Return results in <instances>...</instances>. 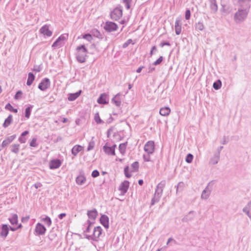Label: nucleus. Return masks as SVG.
Listing matches in <instances>:
<instances>
[{"label":"nucleus","instance_id":"obj_11","mask_svg":"<svg viewBox=\"0 0 251 251\" xmlns=\"http://www.w3.org/2000/svg\"><path fill=\"white\" fill-rule=\"evenodd\" d=\"M9 233V227L7 225L3 224L1 226V231L0 233V236L5 239Z\"/></svg>","mask_w":251,"mask_h":251},{"label":"nucleus","instance_id":"obj_4","mask_svg":"<svg viewBox=\"0 0 251 251\" xmlns=\"http://www.w3.org/2000/svg\"><path fill=\"white\" fill-rule=\"evenodd\" d=\"M122 15L123 10L121 7L115 8L110 14L111 19L115 21L119 20Z\"/></svg>","mask_w":251,"mask_h":251},{"label":"nucleus","instance_id":"obj_37","mask_svg":"<svg viewBox=\"0 0 251 251\" xmlns=\"http://www.w3.org/2000/svg\"><path fill=\"white\" fill-rule=\"evenodd\" d=\"M33 107L32 105H30L27 107L25 110V117L28 119L30 115L31 110L32 108Z\"/></svg>","mask_w":251,"mask_h":251},{"label":"nucleus","instance_id":"obj_61","mask_svg":"<svg viewBox=\"0 0 251 251\" xmlns=\"http://www.w3.org/2000/svg\"><path fill=\"white\" fill-rule=\"evenodd\" d=\"M19 141L21 143H25L26 142V139L25 138L20 137L19 138Z\"/></svg>","mask_w":251,"mask_h":251},{"label":"nucleus","instance_id":"obj_35","mask_svg":"<svg viewBox=\"0 0 251 251\" xmlns=\"http://www.w3.org/2000/svg\"><path fill=\"white\" fill-rule=\"evenodd\" d=\"M132 171L131 172H137L139 168V163L138 162L135 161L133 162L131 166Z\"/></svg>","mask_w":251,"mask_h":251},{"label":"nucleus","instance_id":"obj_28","mask_svg":"<svg viewBox=\"0 0 251 251\" xmlns=\"http://www.w3.org/2000/svg\"><path fill=\"white\" fill-rule=\"evenodd\" d=\"M86 181V178L83 175L78 176L76 178V183L78 185H82Z\"/></svg>","mask_w":251,"mask_h":251},{"label":"nucleus","instance_id":"obj_16","mask_svg":"<svg viewBox=\"0 0 251 251\" xmlns=\"http://www.w3.org/2000/svg\"><path fill=\"white\" fill-rule=\"evenodd\" d=\"M16 138V135H13L8 137L6 139L3 141L1 147L4 148L10 144Z\"/></svg>","mask_w":251,"mask_h":251},{"label":"nucleus","instance_id":"obj_22","mask_svg":"<svg viewBox=\"0 0 251 251\" xmlns=\"http://www.w3.org/2000/svg\"><path fill=\"white\" fill-rule=\"evenodd\" d=\"M210 5V7L212 12L216 13L218 10V5L216 3V0H209Z\"/></svg>","mask_w":251,"mask_h":251},{"label":"nucleus","instance_id":"obj_46","mask_svg":"<svg viewBox=\"0 0 251 251\" xmlns=\"http://www.w3.org/2000/svg\"><path fill=\"white\" fill-rule=\"evenodd\" d=\"M128 170H129L128 166H126V167L125 168V169H124L125 175L126 176L127 178H129L131 176V174H130L129 173H128Z\"/></svg>","mask_w":251,"mask_h":251},{"label":"nucleus","instance_id":"obj_17","mask_svg":"<svg viewBox=\"0 0 251 251\" xmlns=\"http://www.w3.org/2000/svg\"><path fill=\"white\" fill-rule=\"evenodd\" d=\"M100 223L105 227L106 228H108L109 227V218L108 217L105 215H103L101 216L100 218Z\"/></svg>","mask_w":251,"mask_h":251},{"label":"nucleus","instance_id":"obj_39","mask_svg":"<svg viewBox=\"0 0 251 251\" xmlns=\"http://www.w3.org/2000/svg\"><path fill=\"white\" fill-rule=\"evenodd\" d=\"M5 108L7 110H10L11 111H13L15 113H17L18 112V110L17 109H15L13 107V106L9 103H7L5 107Z\"/></svg>","mask_w":251,"mask_h":251},{"label":"nucleus","instance_id":"obj_13","mask_svg":"<svg viewBox=\"0 0 251 251\" xmlns=\"http://www.w3.org/2000/svg\"><path fill=\"white\" fill-rule=\"evenodd\" d=\"M101 232H102V228H101L100 226H98L95 227L93 230V239L97 240L98 238H99V237L100 236V235L101 234Z\"/></svg>","mask_w":251,"mask_h":251},{"label":"nucleus","instance_id":"obj_44","mask_svg":"<svg viewBox=\"0 0 251 251\" xmlns=\"http://www.w3.org/2000/svg\"><path fill=\"white\" fill-rule=\"evenodd\" d=\"M132 0H123V3L125 4L126 8L129 9L130 8V4Z\"/></svg>","mask_w":251,"mask_h":251},{"label":"nucleus","instance_id":"obj_41","mask_svg":"<svg viewBox=\"0 0 251 251\" xmlns=\"http://www.w3.org/2000/svg\"><path fill=\"white\" fill-rule=\"evenodd\" d=\"M204 27V25L201 22H198L195 25L196 29L201 31L202 30Z\"/></svg>","mask_w":251,"mask_h":251},{"label":"nucleus","instance_id":"obj_55","mask_svg":"<svg viewBox=\"0 0 251 251\" xmlns=\"http://www.w3.org/2000/svg\"><path fill=\"white\" fill-rule=\"evenodd\" d=\"M99 175H100V173H99V171L96 170L93 171L92 173V176L93 177H96L98 176H99Z\"/></svg>","mask_w":251,"mask_h":251},{"label":"nucleus","instance_id":"obj_62","mask_svg":"<svg viewBox=\"0 0 251 251\" xmlns=\"http://www.w3.org/2000/svg\"><path fill=\"white\" fill-rule=\"evenodd\" d=\"M160 46L161 47H164V46H170V44L169 43V42H164V43H161L160 45Z\"/></svg>","mask_w":251,"mask_h":251},{"label":"nucleus","instance_id":"obj_52","mask_svg":"<svg viewBox=\"0 0 251 251\" xmlns=\"http://www.w3.org/2000/svg\"><path fill=\"white\" fill-rule=\"evenodd\" d=\"M22 94L23 93L21 91H18L15 96V99L18 100L21 98Z\"/></svg>","mask_w":251,"mask_h":251},{"label":"nucleus","instance_id":"obj_27","mask_svg":"<svg viewBox=\"0 0 251 251\" xmlns=\"http://www.w3.org/2000/svg\"><path fill=\"white\" fill-rule=\"evenodd\" d=\"M8 220L12 225H17L18 221V215L16 214H13L11 217L9 218Z\"/></svg>","mask_w":251,"mask_h":251},{"label":"nucleus","instance_id":"obj_34","mask_svg":"<svg viewBox=\"0 0 251 251\" xmlns=\"http://www.w3.org/2000/svg\"><path fill=\"white\" fill-rule=\"evenodd\" d=\"M221 11L224 15H227L231 12V9L229 7L223 6Z\"/></svg>","mask_w":251,"mask_h":251},{"label":"nucleus","instance_id":"obj_33","mask_svg":"<svg viewBox=\"0 0 251 251\" xmlns=\"http://www.w3.org/2000/svg\"><path fill=\"white\" fill-rule=\"evenodd\" d=\"M220 156L219 154L215 155L212 158H211L210 162L212 164L215 165L216 164L219 160Z\"/></svg>","mask_w":251,"mask_h":251},{"label":"nucleus","instance_id":"obj_63","mask_svg":"<svg viewBox=\"0 0 251 251\" xmlns=\"http://www.w3.org/2000/svg\"><path fill=\"white\" fill-rule=\"evenodd\" d=\"M42 186V185L41 184V183H40L39 182L36 183L34 184V187L36 189H37L39 187H41Z\"/></svg>","mask_w":251,"mask_h":251},{"label":"nucleus","instance_id":"obj_24","mask_svg":"<svg viewBox=\"0 0 251 251\" xmlns=\"http://www.w3.org/2000/svg\"><path fill=\"white\" fill-rule=\"evenodd\" d=\"M83 147L80 145H75L72 149V153L74 156H76L80 152Z\"/></svg>","mask_w":251,"mask_h":251},{"label":"nucleus","instance_id":"obj_51","mask_svg":"<svg viewBox=\"0 0 251 251\" xmlns=\"http://www.w3.org/2000/svg\"><path fill=\"white\" fill-rule=\"evenodd\" d=\"M191 16V12L190 10L187 9L185 12V17L186 20H189Z\"/></svg>","mask_w":251,"mask_h":251},{"label":"nucleus","instance_id":"obj_20","mask_svg":"<svg viewBox=\"0 0 251 251\" xmlns=\"http://www.w3.org/2000/svg\"><path fill=\"white\" fill-rule=\"evenodd\" d=\"M61 162L59 160L56 159L50 161V169H57L61 165Z\"/></svg>","mask_w":251,"mask_h":251},{"label":"nucleus","instance_id":"obj_25","mask_svg":"<svg viewBox=\"0 0 251 251\" xmlns=\"http://www.w3.org/2000/svg\"><path fill=\"white\" fill-rule=\"evenodd\" d=\"M81 91L79 90L75 93L70 94L68 97V100L70 101H73L76 99L80 95Z\"/></svg>","mask_w":251,"mask_h":251},{"label":"nucleus","instance_id":"obj_54","mask_svg":"<svg viewBox=\"0 0 251 251\" xmlns=\"http://www.w3.org/2000/svg\"><path fill=\"white\" fill-rule=\"evenodd\" d=\"M150 155V154H149L148 153H147V154H144L143 158H144V161H147V162L151 161Z\"/></svg>","mask_w":251,"mask_h":251},{"label":"nucleus","instance_id":"obj_47","mask_svg":"<svg viewBox=\"0 0 251 251\" xmlns=\"http://www.w3.org/2000/svg\"><path fill=\"white\" fill-rule=\"evenodd\" d=\"M83 38L87 40L88 41H91L93 38L91 34H86L83 36Z\"/></svg>","mask_w":251,"mask_h":251},{"label":"nucleus","instance_id":"obj_19","mask_svg":"<svg viewBox=\"0 0 251 251\" xmlns=\"http://www.w3.org/2000/svg\"><path fill=\"white\" fill-rule=\"evenodd\" d=\"M196 215V212L194 211H190L183 219L184 222H188L192 220Z\"/></svg>","mask_w":251,"mask_h":251},{"label":"nucleus","instance_id":"obj_29","mask_svg":"<svg viewBox=\"0 0 251 251\" xmlns=\"http://www.w3.org/2000/svg\"><path fill=\"white\" fill-rule=\"evenodd\" d=\"M12 122V116L9 115V116L5 120L4 123L3 124V126L5 128L8 127Z\"/></svg>","mask_w":251,"mask_h":251},{"label":"nucleus","instance_id":"obj_45","mask_svg":"<svg viewBox=\"0 0 251 251\" xmlns=\"http://www.w3.org/2000/svg\"><path fill=\"white\" fill-rule=\"evenodd\" d=\"M62 43L59 41L58 39H57L52 44V47L53 48H57V47H60L62 46Z\"/></svg>","mask_w":251,"mask_h":251},{"label":"nucleus","instance_id":"obj_7","mask_svg":"<svg viewBox=\"0 0 251 251\" xmlns=\"http://www.w3.org/2000/svg\"><path fill=\"white\" fill-rule=\"evenodd\" d=\"M144 151L149 154L153 153L154 151V142L152 141H148L145 145Z\"/></svg>","mask_w":251,"mask_h":251},{"label":"nucleus","instance_id":"obj_14","mask_svg":"<svg viewBox=\"0 0 251 251\" xmlns=\"http://www.w3.org/2000/svg\"><path fill=\"white\" fill-rule=\"evenodd\" d=\"M116 147V145H114L112 147H108L107 146H104L103 147V150L104 152L108 155H115V149Z\"/></svg>","mask_w":251,"mask_h":251},{"label":"nucleus","instance_id":"obj_36","mask_svg":"<svg viewBox=\"0 0 251 251\" xmlns=\"http://www.w3.org/2000/svg\"><path fill=\"white\" fill-rule=\"evenodd\" d=\"M222 86V82L220 80H218L217 81L214 82L213 87L215 90H219Z\"/></svg>","mask_w":251,"mask_h":251},{"label":"nucleus","instance_id":"obj_57","mask_svg":"<svg viewBox=\"0 0 251 251\" xmlns=\"http://www.w3.org/2000/svg\"><path fill=\"white\" fill-rule=\"evenodd\" d=\"M243 211L249 217V218L251 220V211L245 210L243 209Z\"/></svg>","mask_w":251,"mask_h":251},{"label":"nucleus","instance_id":"obj_64","mask_svg":"<svg viewBox=\"0 0 251 251\" xmlns=\"http://www.w3.org/2000/svg\"><path fill=\"white\" fill-rule=\"evenodd\" d=\"M29 219V216H26V217H23L22 218V221L23 222H25V221H27Z\"/></svg>","mask_w":251,"mask_h":251},{"label":"nucleus","instance_id":"obj_38","mask_svg":"<svg viewBox=\"0 0 251 251\" xmlns=\"http://www.w3.org/2000/svg\"><path fill=\"white\" fill-rule=\"evenodd\" d=\"M94 120H95V122L98 124L103 123V121L101 120V119L99 116V113H97L95 114V116H94Z\"/></svg>","mask_w":251,"mask_h":251},{"label":"nucleus","instance_id":"obj_42","mask_svg":"<svg viewBox=\"0 0 251 251\" xmlns=\"http://www.w3.org/2000/svg\"><path fill=\"white\" fill-rule=\"evenodd\" d=\"M95 142L93 140V139L90 141L89 143V145L87 148V151H90L93 150L95 147Z\"/></svg>","mask_w":251,"mask_h":251},{"label":"nucleus","instance_id":"obj_40","mask_svg":"<svg viewBox=\"0 0 251 251\" xmlns=\"http://www.w3.org/2000/svg\"><path fill=\"white\" fill-rule=\"evenodd\" d=\"M42 221L48 226H50L51 224V220L48 216H46L45 218L42 219Z\"/></svg>","mask_w":251,"mask_h":251},{"label":"nucleus","instance_id":"obj_8","mask_svg":"<svg viewBox=\"0 0 251 251\" xmlns=\"http://www.w3.org/2000/svg\"><path fill=\"white\" fill-rule=\"evenodd\" d=\"M46 231V228L44 225L41 223H37L35 228V232L37 235H44Z\"/></svg>","mask_w":251,"mask_h":251},{"label":"nucleus","instance_id":"obj_59","mask_svg":"<svg viewBox=\"0 0 251 251\" xmlns=\"http://www.w3.org/2000/svg\"><path fill=\"white\" fill-rule=\"evenodd\" d=\"M57 39L61 42L62 41H63L65 40H66V37L65 36L62 35L60 37H59L57 38Z\"/></svg>","mask_w":251,"mask_h":251},{"label":"nucleus","instance_id":"obj_3","mask_svg":"<svg viewBox=\"0 0 251 251\" xmlns=\"http://www.w3.org/2000/svg\"><path fill=\"white\" fill-rule=\"evenodd\" d=\"M248 15L246 9H239L235 14L234 20L236 23H241L245 20Z\"/></svg>","mask_w":251,"mask_h":251},{"label":"nucleus","instance_id":"obj_56","mask_svg":"<svg viewBox=\"0 0 251 251\" xmlns=\"http://www.w3.org/2000/svg\"><path fill=\"white\" fill-rule=\"evenodd\" d=\"M42 68L40 66L35 65L34 66L33 71L36 72H39L41 71Z\"/></svg>","mask_w":251,"mask_h":251},{"label":"nucleus","instance_id":"obj_31","mask_svg":"<svg viewBox=\"0 0 251 251\" xmlns=\"http://www.w3.org/2000/svg\"><path fill=\"white\" fill-rule=\"evenodd\" d=\"M11 151L12 152L17 154L19 151L20 145L19 144H13L11 146Z\"/></svg>","mask_w":251,"mask_h":251},{"label":"nucleus","instance_id":"obj_6","mask_svg":"<svg viewBox=\"0 0 251 251\" xmlns=\"http://www.w3.org/2000/svg\"><path fill=\"white\" fill-rule=\"evenodd\" d=\"M118 25L112 22H106L104 25V28L108 32H113L118 29Z\"/></svg>","mask_w":251,"mask_h":251},{"label":"nucleus","instance_id":"obj_12","mask_svg":"<svg viewBox=\"0 0 251 251\" xmlns=\"http://www.w3.org/2000/svg\"><path fill=\"white\" fill-rule=\"evenodd\" d=\"M40 31L41 33L44 34V35H46L48 37H50L52 35V32L49 30V26L47 25H45L42 26L40 29Z\"/></svg>","mask_w":251,"mask_h":251},{"label":"nucleus","instance_id":"obj_23","mask_svg":"<svg viewBox=\"0 0 251 251\" xmlns=\"http://www.w3.org/2000/svg\"><path fill=\"white\" fill-rule=\"evenodd\" d=\"M171 109L169 107H162L160 109L159 113L163 116H167L169 115Z\"/></svg>","mask_w":251,"mask_h":251},{"label":"nucleus","instance_id":"obj_18","mask_svg":"<svg viewBox=\"0 0 251 251\" xmlns=\"http://www.w3.org/2000/svg\"><path fill=\"white\" fill-rule=\"evenodd\" d=\"M112 102L117 106H120L121 104V95L120 93L117 94L112 99Z\"/></svg>","mask_w":251,"mask_h":251},{"label":"nucleus","instance_id":"obj_60","mask_svg":"<svg viewBox=\"0 0 251 251\" xmlns=\"http://www.w3.org/2000/svg\"><path fill=\"white\" fill-rule=\"evenodd\" d=\"M171 242H173L175 244L176 243V241L175 240H174L172 238H170L168 239V241L167 242L166 245H168Z\"/></svg>","mask_w":251,"mask_h":251},{"label":"nucleus","instance_id":"obj_2","mask_svg":"<svg viewBox=\"0 0 251 251\" xmlns=\"http://www.w3.org/2000/svg\"><path fill=\"white\" fill-rule=\"evenodd\" d=\"M76 59L80 63H83L86 60L87 50L84 45L78 46L76 48Z\"/></svg>","mask_w":251,"mask_h":251},{"label":"nucleus","instance_id":"obj_32","mask_svg":"<svg viewBox=\"0 0 251 251\" xmlns=\"http://www.w3.org/2000/svg\"><path fill=\"white\" fill-rule=\"evenodd\" d=\"M127 143L120 144L119 149L120 152L124 154L126 152Z\"/></svg>","mask_w":251,"mask_h":251},{"label":"nucleus","instance_id":"obj_43","mask_svg":"<svg viewBox=\"0 0 251 251\" xmlns=\"http://www.w3.org/2000/svg\"><path fill=\"white\" fill-rule=\"evenodd\" d=\"M193 159V155L191 153H189L186 157L185 161L186 162L190 163L192 162Z\"/></svg>","mask_w":251,"mask_h":251},{"label":"nucleus","instance_id":"obj_26","mask_svg":"<svg viewBox=\"0 0 251 251\" xmlns=\"http://www.w3.org/2000/svg\"><path fill=\"white\" fill-rule=\"evenodd\" d=\"M106 99L107 95L103 93L100 96L99 98L98 99L97 101L100 104H106L107 103Z\"/></svg>","mask_w":251,"mask_h":251},{"label":"nucleus","instance_id":"obj_49","mask_svg":"<svg viewBox=\"0 0 251 251\" xmlns=\"http://www.w3.org/2000/svg\"><path fill=\"white\" fill-rule=\"evenodd\" d=\"M36 140H37L36 138H33L30 143V146L31 147H36L37 146V145L36 144Z\"/></svg>","mask_w":251,"mask_h":251},{"label":"nucleus","instance_id":"obj_9","mask_svg":"<svg viewBox=\"0 0 251 251\" xmlns=\"http://www.w3.org/2000/svg\"><path fill=\"white\" fill-rule=\"evenodd\" d=\"M129 187V182L125 180L119 186V190L121 191L122 195L125 194Z\"/></svg>","mask_w":251,"mask_h":251},{"label":"nucleus","instance_id":"obj_1","mask_svg":"<svg viewBox=\"0 0 251 251\" xmlns=\"http://www.w3.org/2000/svg\"><path fill=\"white\" fill-rule=\"evenodd\" d=\"M165 185L164 182H161L157 185L154 197L152 198L151 201V205H154L155 203L159 201L162 196Z\"/></svg>","mask_w":251,"mask_h":251},{"label":"nucleus","instance_id":"obj_48","mask_svg":"<svg viewBox=\"0 0 251 251\" xmlns=\"http://www.w3.org/2000/svg\"><path fill=\"white\" fill-rule=\"evenodd\" d=\"M243 209L251 211V201H250Z\"/></svg>","mask_w":251,"mask_h":251},{"label":"nucleus","instance_id":"obj_21","mask_svg":"<svg viewBox=\"0 0 251 251\" xmlns=\"http://www.w3.org/2000/svg\"><path fill=\"white\" fill-rule=\"evenodd\" d=\"M87 215L89 219L95 220L98 215V212L95 209L92 210H89L87 212Z\"/></svg>","mask_w":251,"mask_h":251},{"label":"nucleus","instance_id":"obj_53","mask_svg":"<svg viewBox=\"0 0 251 251\" xmlns=\"http://www.w3.org/2000/svg\"><path fill=\"white\" fill-rule=\"evenodd\" d=\"M163 60V57L160 56L158 59H157L154 63L153 65H157L159 64Z\"/></svg>","mask_w":251,"mask_h":251},{"label":"nucleus","instance_id":"obj_5","mask_svg":"<svg viewBox=\"0 0 251 251\" xmlns=\"http://www.w3.org/2000/svg\"><path fill=\"white\" fill-rule=\"evenodd\" d=\"M50 80L48 78H45L38 85V88L41 91H45L50 87Z\"/></svg>","mask_w":251,"mask_h":251},{"label":"nucleus","instance_id":"obj_30","mask_svg":"<svg viewBox=\"0 0 251 251\" xmlns=\"http://www.w3.org/2000/svg\"><path fill=\"white\" fill-rule=\"evenodd\" d=\"M35 79V76L32 73H29L28 75V78L26 82V84L28 86H30Z\"/></svg>","mask_w":251,"mask_h":251},{"label":"nucleus","instance_id":"obj_10","mask_svg":"<svg viewBox=\"0 0 251 251\" xmlns=\"http://www.w3.org/2000/svg\"><path fill=\"white\" fill-rule=\"evenodd\" d=\"M211 191L209 188V187L207 186L206 187V188L202 191L201 198V200H207L209 197H210V195L211 194Z\"/></svg>","mask_w":251,"mask_h":251},{"label":"nucleus","instance_id":"obj_58","mask_svg":"<svg viewBox=\"0 0 251 251\" xmlns=\"http://www.w3.org/2000/svg\"><path fill=\"white\" fill-rule=\"evenodd\" d=\"M88 223L89 224V225L86 228V230L84 231L85 233L89 232L90 229V222L89 221H88Z\"/></svg>","mask_w":251,"mask_h":251},{"label":"nucleus","instance_id":"obj_50","mask_svg":"<svg viewBox=\"0 0 251 251\" xmlns=\"http://www.w3.org/2000/svg\"><path fill=\"white\" fill-rule=\"evenodd\" d=\"M132 40L131 39H128L123 45V48H126L130 44L132 43Z\"/></svg>","mask_w":251,"mask_h":251},{"label":"nucleus","instance_id":"obj_15","mask_svg":"<svg viewBox=\"0 0 251 251\" xmlns=\"http://www.w3.org/2000/svg\"><path fill=\"white\" fill-rule=\"evenodd\" d=\"M175 32L176 35H179L181 32V24L180 20L177 18L175 22Z\"/></svg>","mask_w":251,"mask_h":251}]
</instances>
